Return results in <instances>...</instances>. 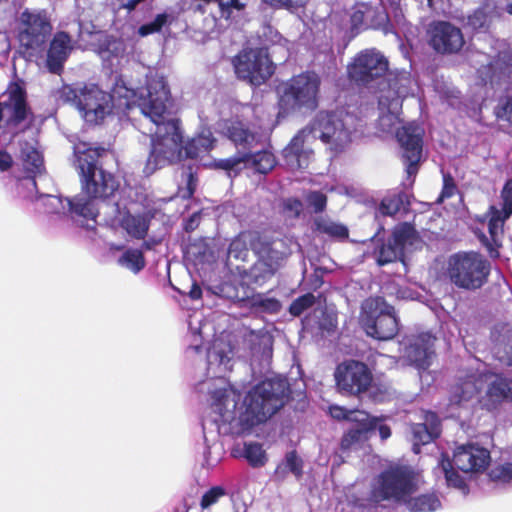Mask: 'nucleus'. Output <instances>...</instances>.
<instances>
[{"mask_svg":"<svg viewBox=\"0 0 512 512\" xmlns=\"http://www.w3.org/2000/svg\"><path fill=\"white\" fill-rule=\"evenodd\" d=\"M226 338L223 335L217 337L207 350V371L213 378L208 383L210 412L202 420L203 457L207 467H213L220 461L222 447L217 444L219 436L241 435L265 422L284 406L290 392L285 378L266 379L246 394L237 409L241 395L224 378L232 369L234 357V350Z\"/></svg>","mask_w":512,"mask_h":512,"instance_id":"obj_1","label":"nucleus"},{"mask_svg":"<svg viewBox=\"0 0 512 512\" xmlns=\"http://www.w3.org/2000/svg\"><path fill=\"white\" fill-rule=\"evenodd\" d=\"M35 138L19 140V159L27 176L17 182V193L23 198L36 201L37 206L48 214H68L74 221L84 225L85 220H95L99 198H106L118 188L112 174L98 167V158L104 148H93L87 143L74 146L75 166L79 171L82 192L65 201L55 195L38 194L35 178L45 171L44 159L38 150Z\"/></svg>","mask_w":512,"mask_h":512,"instance_id":"obj_2","label":"nucleus"},{"mask_svg":"<svg viewBox=\"0 0 512 512\" xmlns=\"http://www.w3.org/2000/svg\"><path fill=\"white\" fill-rule=\"evenodd\" d=\"M139 106L141 132L151 138V151L143 169L146 176L180 160L183 153L193 159L212 149L215 140L209 130H203L183 146L179 121L172 114L171 95L164 77L149 79L147 97L140 98Z\"/></svg>","mask_w":512,"mask_h":512,"instance_id":"obj_3","label":"nucleus"},{"mask_svg":"<svg viewBox=\"0 0 512 512\" xmlns=\"http://www.w3.org/2000/svg\"><path fill=\"white\" fill-rule=\"evenodd\" d=\"M354 111L353 107L348 106L332 112H318L284 148L282 155L286 166L291 170L307 168L313 157L311 144L314 140H320L331 151H342L363 125L362 118L356 116Z\"/></svg>","mask_w":512,"mask_h":512,"instance_id":"obj_4","label":"nucleus"},{"mask_svg":"<svg viewBox=\"0 0 512 512\" xmlns=\"http://www.w3.org/2000/svg\"><path fill=\"white\" fill-rule=\"evenodd\" d=\"M160 77L159 75H151L147 78ZM148 83L145 88L135 90L127 87L123 80L116 82L112 93L102 90L98 85L77 84L64 85L57 92L58 100L65 104L75 107L81 117L88 124H100L108 115L111 114L113 102L118 100L119 106L126 110L138 108L140 110L139 101L141 97H147Z\"/></svg>","mask_w":512,"mask_h":512,"instance_id":"obj_5","label":"nucleus"},{"mask_svg":"<svg viewBox=\"0 0 512 512\" xmlns=\"http://www.w3.org/2000/svg\"><path fill=\"white\" fill-rule=\"evenodd\" d=\"M219 127L239 149L236 156L220 160L217 164L219 168L227 171L229 177L236 176L244 168L266 174L275 167L276 159L272 152L264 149L252 152L260 143L261 137L251 132L245 123L231 119L223 121Z\"/></svg>","mask_w":512,"mask_h":512,"instance_id":"obj_6","label":"nucleus"},{"mask_svg":"<svg viewBox=\"0 0 512 512\" xmlns=\"http://www.w3.org/2000/svg\"><path fill=\"white\" fill-rule=\"evenodd\" d=\"M379 118L378 128L384 133L396 132V138L403 149L408 177L415 176L422 155V137L424 129L416 122H410L397 128L400 123L402 104L398 98L391 99L386 95H378Z\"/></svg>","mask_w":512,"mask_h":512,"instance_id":"obj_7","label":"nucleus"},{"mask_svg":"<svg viewBox=\"0 0 512 512\" xmlns=\"http://www.w3.org/2000/svg\"><path fill=\"white\" fill-rule=\"evenodd\" d=\"M417 487L416 475L410 467H390L377 477L371 491L369 505L375 509V512H390L381 502L404 504Z\"/></svg>","mask_w":512,"mask_h":512,"instance_id":"obj_8","label":"nucleus"},{"mask_svg":"<svg viewBox=\"0 0 512 512\" xmlns=\"http://www.w3.org/2000/svg\"><path fill=\"white\" fill-rule=\"evenodd\" d=\"M360 322L366 334L377 340H390L399 331L395 309L382 297H371L363 302Z\"/></svg>","mask_w":512,"mask_h":512,"instance_id":"obj_9","label":"nucleus"},{"mask_svg":"<svg viewBox=\"0 0 512 512\" xmlns=\"http://www.w3.org/2000/svg\"><path fill=\"white\" fill-rule=\"evenodd\" d=\"M489 272L488 261L476 252H459L448 261L449 278L459 288L475 290L482 287Z\"/></svg>","mask_w":512,"mask_h":512,"instance_id":"obj_10","label":"nucleus"},{"mask_svg":"<svg viewBox=\"0 0 512 512\" xmlns=\"http://www.w3.org/2000/svg\"><path fill=\"white\" fill-rule=\"evenodd\" d=\"M321 79L315 72H304L292 77L283 87L279 106L284 112L302 108L314 110L318 105Z\"/></svg>","mask_w":512,"mask_h":512,"instance_id":"obj_11","label":"nucleus"},{"mask_svg":"<svg viewBox=\"0 0 512 512\" xmlns=\"http://www.w3.org/2000/svg\"><path fill=\"white\" fill-rule=\"evenodd\" d=\"M388 70L387 58L374 48L358 53L347 67L349 78L373 93L379 92Z\"/></svg>","mask_w":512,"mask_h":512,"instance_id":"obj_12","label":"nucleus"},{"mask_svg":"<svg viewBox=\"0 0 512 512\" xmlns=\"http://www.w3.org/2000/svg\"><path fill=\"white\" fill-rule=\"evenodd\" d=\"M253 249L259 261L250 269L248 282L261 286L281 267L289 251L284 240L265 237H260L253 244Z\"/></svg>","mask_w":512,"mask_h":512,"instance_id":"obj_13","label":"nucleus"},{"mask_svg":"<svg viewBox=\"0 0 512 512\" xmlns=\"http://www.w3.org/2000/svg\"><path fill=\"white\" fill-rule=\"evenodd\" d=\"M501 207L491 205L487 212L489 217L488 232L489 237L485 234L479 235V240L487 248L491 257L499 255L498 248L501 246L504 223L512 215V179L505 182L501 194Z\"/></svg>","mask_w":512,"mask_h":512,"instance_id":"obj_14","label":"nucleus"},{"mask_svg":"<svg viewBox=\"0 0 512 512\" xmlns=\"http://www.w3.org/2000/svg\"><path fill=\"white\" fill-rule=\"evenodd\" d=\"M52 26L42 11L25 9L19 16V42L33 55L42 51Z\"/></svg>","mask_w":512,"mask_h":512,"instance_id":"obj_15","label":"nucleus"},{"mask_svg":"<svg viewBox=\"0 0 512 512\" xmlns=\"http://www.w3.org/2000/svg\"><path fill=\"white\" fill-rule=\"evenodd\" d=\"M233 65L237 77L254 86L261 85L274 73L273 63L264 48L241 51L233 60Z\"/></svg>","mask_w":512,"mask_h":512,"instance_id":"obj_16","label":"nucleus"},{"mask_svg":"<svg viewBox=\"0 0 512 512\" xmlns=\"http://www.w3.org/2000/svg\"><path fill=\"white\" fill-rule=\"evenodd\" d=\"M242 350L239 356L250 361L253 373L262 374L269 370L273 354L272 337L265 330L244 329L241 334Z\"/></svg>","mask_w":512,"mask_h":512,"instance_id":"obj_17","label":"nucleus"},{"mask_svg":"<svg viewBox=\"0 0 512 512\" xmlns=\"http://www.w3.org/2000/svg\"><path fill=\"white\" fill-rule=\"evenodd\" d=\"M115 192L106 198H99L96 207L97 216L103 212L107 214L112 222H118L127 234L135 239H144L149 225L150 217L146 214L133 215L126 211V207H121L115 200Z\"/></svg>","mask_w":512,"mask_h":512,"instance_id":"obj_18","label":"nucleus"},{"mask_svg":"<svg viewBox=\"0 0 512 512\" xmlns=\"http://www.w3.org/2000/svg\"><path fill=\"white\" fill-rule=\"evenodd\" d=\"M419 242L412 225L402 223L395 227L392 238L377 246L374 256L379 266L402 260L406 251H411Z\"/></svg>","mask_w":512,"mask_h":512,"instance_id":"obj_19","label":"nucleus"},{"mask_svg":"<svg viewBox=\"0 0 512 512\" xmlns=\"http://www.w3.org/2000/svg\"><path fill=\"white\" fill-rule=\"evenodd\" d=\"M335 380L341 393L357 395L368 389L372 376L364 363L350 360L337 366Z\"/></svg>","mask_w":512,"mask_h":512,"instance_id":"obj_20","label":"nucleus"},{"mask_svg":"<svg viewBox=\"0 0 512 512\" xmlns=\"http://www.w3.org/2000/svg\"><path fill=\"white\" fill-rule=\"evenodd\" d=\"M435 338L430 333L405 337L399 343L401 357L417 369H427L434 355Z\"/></svg>","mask_w":512,"mask_h":512,"instance_id":"obj_21","label":"nucleus"},{"mask_svg":"<svg viewBox=\"0 0 512 512\" xmlns=\"http://www.w3.org/2000/svg\"><path fill=\"white\" fill-rule=\"evenodd\" d=\"M428 34L430 46L441 54L458 53L465 43L461 29L446 21L431 23Z\"/></svg>","mask_w":512,"mask_h":512,"instance_id":"obj_22","label":"nucleus"},{"mask_svg":"<svg viewBox=\"0 0 512 512\" xmlns=\"http://www.w3.org/2000/svg\"><path fill=\"white\" fill-rule=\"evenodd\" d=\"M471 61L478 65L476 70L484 83L512 75V50L510 49L500 51L496 58L478 52L472 56Z\"/></svg>","mask_w":512,"mask_h":512,"instance_id":"obj_23","label":"nucleus"},{"mask_svg":"<svg viewBox=\"0 0 512 512\" xmlns=\"http://www.w3.org/2000/svg\"><path fill=\"white\" fill-rule=\"evenodd\" d=\"M4 97L5 99L0 102V123L8 126L18 125L28 113L26 92L21 85L12 83Z\"/></svg>","mask_w":512,"mask_h":512,"instance_id":"obj_24","label":"nucleus"},{"mask_svg":"<svg viewBox=\"0 0 512 512\" xmlns=\"http://www.w3.org/2000/svg\"><path fill=\"white\" fill-rule=\"evenodd\" d=\"M418 89L417 82L408 71L388 70L378 94L389 96L391 99L398 98L402 104L404 98L414 96Z\"/></svg>","mask_w":512,"mask_h":512,"instance_id":"obj_25","label":"nucleus"},{"mask_svg":"<svg viewBox=\"0 0 512 512\" xmlns=\"http://www.w3.org/2000/svg\"><path fill=\"white\" fill-rule=\"evenodd\" d=\"M490 460V452L474 443L457 447L453 456V464L466 473L483 471Z\"/></svg>","mask_w":512,"mask_h":512,"instance_id":"obj_26","label":"nucleus"},{"mask_svg":"<svg viewBox=\"0 0 512 512\" xmlns=\"http://www.w3.org/2000/svg\"><path fill=\"white\" fill-rule=\"evenodd\" d=\"M481 377L485 378V382H489L483 400L486 409L493 410L505 401H512V379L487 373L481 374Z\"/></svg>","mask_w":512,"mask_h":512,"instance_id":"obj_27","label":"nucleus"},{"mask_svg":"<svg viewBox=\"0 0 512 512\" xmlns=\"http://www.w3.org/2000/svg\"><path fill=\"white\" fill-rule=\"evenodd\" d=\"M424 422L411 426L413 452L420 453V446L433 441L440 434V421L434 412H424Z\"/></svg>","mask_w":512,"mask_h":512,"instance_id":"obj_28","label":"nucleus"},{"mask_svg":"<svg viewBox=\"0 0 512 512\" xmlns=\"http://www.w3.org/2000/svg\"><path fill=\"white\" fill-rule=\"evenodd\" d=\"M72 50L71 38L66 32L54 35L47 54V66L50 72L59 73Z\"/></svg>","mask_w":512,"mask_h":512,"instance_id":"obj_29","label":"nucleus"},{"mask_svg":"<svg viewBox=\"0 0 512 512\" xmlns=\"http://www.w3.org/2000/svg\"><path fill=\"white\" fill-rule=\"evenodd\" d=\"M134 47V40L122 32L121 36L107 35L99 44V55L105 61L113 64L114 60L123 58L129 49Z\"/></svg>","mask_w":512,"mask_h":512,"instance_id":"obj_30","label":"nucleus"},{"mask_svg":"<svg viewBox=\"0 0 512 512\" xmlns=\"http://www.w3.org/2000/svg\"><path fill=\"white\" fill-rule=\"evenodd\" d=\"M403 505L409 512H436L442 507L441 500L435 492L410 496Z\"/></svg>","mask_w":512,"mask_h":512,"instance_id":"obj_31","label":"nucleus"},{"mask_svg":"<svg viewBox=\"0 0 512 512\" xmlns=\"http://www.w3.org/2000/svg\"><path fill=\"white\" fill-rule=\"evenodd\" d=\"M498 15L497 7L493 1H486L467 18V25L474 30L489 27L492 20Z\"/></svg>","mask_w":512,"mask_h":512,"instance_id":"obj_32","label":"nucleus"},{"mask_svg":"<svg viewBox=\"0 0 512 512\" xmlns=\"http://www.w3.org/2000/svg\"><path fill=\"white\" fill-rule=\"evenodd\" d=\"M303 463L295 451H290L285 455L284 460L279 463L274 472V479L282 482L286 479L288 473H292L297 479L302 476Z\"/></svg>","mask_w":512,"mask_h":512,"instance_id":"obj_33","label":"nucleus"},{"mask_svg":"<svg viewBox=\"0 0 512 512\" xmlns=\"http://www.w3.org/2000/svg\"><path fill=\"white\" fill-rule=\"evenodd\" d=\"M199 2L193 6L195 11L205 13L204 5L215 3L218 6L220 17L226 20L233 16L234 12H239L244 9L245 5L239 0H195Z\"/></svg>","mask_w":512,"mask_h":512,"instance_id":"obj_34","label":"nucleus"},{"mask_svg":"<svg viewBox=\"0 0 512 512\" xmlns=\"http://www.w3.org/2000/svg\"><path fill=\"white\" fill-rule=\"evenodd\" d=\"M435 473L442 474L446 480V483L449 487H454L458 490H460L463 494L468 493V488L465 483V480L462 476L458 474L455 470L452 468L451 461L447 459H442L437 467L435 468Z\"/></svg>","mask_w":512,"mask_h":512,"instance_id":"obj_35","label":"nucleus"},{"mask_svg":"<svg viewBox=\"0 0 512 512\" xmlns=\"http://www.w3.org/2000/svg\"><path fill=\"white\" fill-rule=\"evenodd\" d=\"M315 229L332 238L344 240L348 237V228L330 218L319 216L314 220Z\"/></svg>","mask_w":512,"mask_h":512,"instance_id":"obj_36","label":"nucleus"},{"mask_svg":"<svg viewBox=\"0 0 512 512\" xmlns=\"http://www.w3.org/2000/svg\"><path fill=\"white\" fill-rule=\"evenodd\" d=\"M482 382L475 375H469L454 391L451 401L455 404L470 400L481 389Z\"/></svg>","mask_w":512,"mask_h":512,"instance_id":"obj_37","label":"nucleus"},{"mask_svg":"<svg viewBox=\"0 0 512 512\" xmlns=\"http://www.w3.org/2000/svg\"><path fill=\"white\" fill-rule=\"evenodd\" d=\"M215 294L235 302H242L251 297L252 292L243 285L237 286L231 282H224L216 287Z\"/></svg>","mask_w":512,"mask_h":512,"instance_id":"obj_38","label":"nucleus"},{"mask_svg":"<svg viewBox=\"0 0 512 512\" xmlns=\"http://www.w3.org/2000/svg\"><path fill=\"white\" fill-rule=\"evenodd\" d=\"M120 266L130 270L134 274L139 273L145 267V258L143 252L139 249L129 248L119 257Z\"/></svg>","mask_w":512,"mask_h":512,"instance_id":"obj_39","label":"nucleus"},{"mask_svg":"<svg viewBox=\"0 0 512 512\" xmlns=\"http://www.w3.org/2000/svg\"><path fill=\"white\" fill-rule=\"evenodd\" d=\"M242 456L247 460L250 466L254 468L262 467L267 462L266 453L260 443L245 442Z\"/></svg>","mask_w":512,"mask_h":512,"instance_id":"obj_40","label":"nucleus"},{"mask_svg":"<svg viewBox=\"0 0 512 512\" xmlns=\"http://www.w3.org/2000/svg\"><path fill=\"white\" fill-rule=\"evenodd\" d=\"M329 413L332 418L337 420H349L351 422H363L368 420V413L365 411L358 409L348 410L338 405H331L329 407Z\"/></svg>","mask_w":512,"mask_h":512,"instance_id":"obj_41","label":"nucleus"},{"mask_svg":"<svg viewBox=\"0 0 512 512\" xmlns=\"http://www.w3.org/2000/svg\"><path fill=\"white\" fill-rule=\"evenodd\" d=\"M356 423H357V427L349 429L347 434H353L352 435L353 442L357 446H360L362 443H364L368 439V433L371 430L376 429L377 419L371 418L368 415V420L363 421V422H356Z\"/></svg>","mask_w":512,"mask_h":512,"instance_id":"obj_42","label":"nucleus"},{"mask_svg":"<svg viewBox=\"0 0 512 512\" xmlns=\"http://www.w3.org/2000/svg\"><path fill=\"white\" fill-rule=\"evenodd\" d=\"M372 12V6L368 3H358L354 6L353 12L351 14V26L352 30L368 29L367 19L365 18L367 13Z\"/></svg>","mask_w":512,"mask_h":512,"instance_id":"obj_43","label":"nucleus"},{"mask_svg":"<svg viewBox=\"0 0 512 512\" xmlns=\"http://www.w3.org/2000/svg\"><path fill=\"white\" fill-rule=\"evenodd\" d=\"M249 255V249L246 241L241 237L233 239L227 252L228 265L232 264V259L246 261Z\"/></svg>","mask_w":512,"mask_h":512,"instance_id":"obj_44","label":"nucleus"},{"mask_svg":"<svg viewBox=\"0 0 512 512\" xmlns=\"http://www.w3.org/2000/svg\"><path fill=\"white\" fill-rule=\"evenodd\" d=\"M365 18L367 19V25L369 28L386 31L389 19L384 4L381 5V7L372 6V12L367 13Z\"/></svg>","mask_w":512,"mask_h":512,"instance_id":"obj_45","label":"nucleus"},{"mask_svg":"<svg viewBox=\"0 0 512 512\" xmlns=\"http://www.w3.org/2000/svg\"><path fill=\"white\" fill-rule=\"evenodd\" d=\"M252 306L268 314H277L281 310V303L274 297L257 295L252 297Z\"/></svg>","mask_w":512,"mask_h":512,"instance_id":"obj_46","label":"nucleus"},{"mask_svg":"<svg viewBox=\"0 0 512 512\" xmlns=\"http://www.w3.org/2000/svg\"><path fill=\"white\" fill-rule=\"evenodd\" d=\"M189 330L195 337L194 342H197L196 337L198 336L200 340H203L205 338L206 332L205 330L207 327H209V324L206 322H203L201 318L198 316H190L189 322H188ZM191 349L195 350L196 352L199 351L200 345L197 343H194L190 346Z\"/></svg>","mask_w":512,"mask_h":512,"instance_id":"obj_47","label":"nucleus"},{"mask_svg":"<svg viewBox=\"0 0 512 512\" xmlns=\"http://www.w3.org/2000/svg\"><path fill=\"white\" fill-rule=\"evenodd\" d=\"M315 303V296L311 293H307L305 295H302L295 299L290 307L289 312L291 315L298 317L300 316L305 310L313 306Z\"/></svg>","mask_w":512,"mask_h":512,"instance_id":"obj_48","label":"nucleus"},{"mask_svg":"<svg viewBox=\"0 0 512 512\" xmlns=\"http://www.w3.org/2000/svg\"><path fill=\"white\" fill-rule=\"evenodd\" d=\"M402 203L403 201L400 196L384 197L380 203L379 211L383 215L394 216L400 211Z\"/></svg>","mask_w":512,"mask_h":512,"instance_id":"obj_49","label":"nucleus"},{"mask_svg":"<svg viewBox=\"0 0 512 512\" xmlns=\"http://www.w3.org/2000/svg\"><path fill=\"white\" fill-rule=\"evenodd\" d=\"M167 18L168 16L165 13L158 14L153 21L141 25L138 29V34L142 37H145L150 34L159 32L166 24Z\"/></svg>","mask_w":512,"mask_h":512,"instance_id":"obj_50","label":"nucleus"},{"mask_svg":"<svg viewBox=\"0 0 512 512\" xmlns=\"http://www.w3.org/2000/svg\"><path fill=\"white\" fill-rule=\"evenodd\" d=\"M306 202L315 213H320L326 208L327 197L320 191H310L306 195Z\"/></svg>","mask_w":512,"mask_h":512,"instance_id":"obj_51","label":"nucleus"},{"mask_svg":"<svg viewBox=\"0 0 512 512\" xmlns=\"http://www.w3.org/2000/svg\"><path fill=\"white\" fill-rule=\"evenodd\" d=\"M489 475L493 481L512 482V463H505L492 469Z\"/></svg>","mask_w":512,"mask_h":512,"instance_id":"obj_52","label":"nucleus"},{"mask_svg":"<svg viewBox=\"0 0 512 512\" xmlns=\"http://www.w3.org/2000/svg\"><path fill=\"white\" fill-rule=\"evenodd\" d=\"M225 495V491L220 486L212 487L208 490L201 499V507L203 509L209 508L213 504L217 503L221 497Z\"/></svg>","mask_w":512,"mask_h":512,"instance_id":"obj_53","label":"nucleus"},{"mask_svg":"<svg viewBox=\"0 0 512 512\" xmlns=\"http://www.w3.org/2000/svg\"><path fill=\"white\" fill-rule=\"evenodd\" d=\"M303 211V203L296 198H287L283 201V213L290 218L298 217Z\"/></svg>","mask_w":512,"mask_h":512,"instance_id":"obj_54","label":"nucleus"},{"mask_svg":"<svg viewBox=\"0 0 512 512\" xmlns=\"http://www.w3.org/2000/svg\"><path fill=\"white\" fill-rule=\"evenodd\" d=\"M262 2L274 9H286L290 11L303 6L302 0H262Z\"/></svg>","mask_w":512,"mask_h":512,"instance_id":"obj_55","label":"nucleus"},{"mask_svg":"<svg viewBox=\"0 0 512 512\" xmlns=\"http://www.w3.org/2000/svg\"><path fill=\"white\" fill-rule=\"evenodd\" d=\"M497 116L512 123V96L500 104L497 110Z\"/></svg>","mask_w":512,"mask_h":512,"instance_id":"obj_56","label":"nucleus"},{"mask_svg":"<svg viewBox=\"0 0 512 512\" xmlns=\"http://www.w3.org/2000/svg\"><path fill=\"white\" fill-rule=\"evenodd\" d=\"M428 7L436 14H446L450 9V0H427Z\"/></svg>","mask_w":512,"mask_h":512,"instance_id":"obj_57","label":"nucleus"},{"mask_svg":"<svg viewBox=\"0 0 512 512\" xmlns=\"http://www.w3.org/2000/svg\"><path fill=\"white\" fill-rule=\"evenodd\" d=\"M187 185L185 189H180L179 194L182 198H189L193 195V192L195 190V180L194 176L191 172L187 173Z\"/></svg>","mask_w":512,"mask_h":512,"instance_id":"obj_58","label":"nucleus"},{"mask_svg":"<svg viewBox=\"0 0 512 512\" xmlns=\"http://www.w3.org/2000/svg\"><path fill=\"white\" fill-rule=\"evenodd\" d=\"M13 160L9 153L0 151V171H6L12 166Z\"/></svg>","mask_w":512,"mask_h":512,"instance_id":"obj_59","label":"nucleus"},{"mask_svg":"<svg viewBox=\"0 0 512 512\" xmlns=\"http://www.w3.org/2000/svg\"><path fill=\"white\" fill-rule=\"evenodd\" d=\"M262 35L267 38V40L271 42H277L280 38L278 32L273 29L270 25L263 26Z\"/></svg>","mask_w":512,"mask_h":512,"instance_id":"obj_60","label":"nucleus"},{"mask_svg":"<svg viewBox=\"0 0 512 512\" xmlns=\"http://www.w3.org/2000/svg\"><path fill=\"white\" fill-rule=\"evenodd\" d=\"M352 435L353 434H345L343 437H342V440H341V450L342 451H347V450H351V449H356L358 446L353 442V439H352Z\"/></svg>","mask_w":512,"mask_h":512,"instance_id":"obj_61","label":"nucleus"},{"mask_svg":"<svg viewBox=\"0 0 512 512\" xmlns=\"http://www.w3.org/2000/svg\"><path fill=\"white\" fill-rule=\"evenodd\" d=\"M456 187L453 183H449L446 179L444 180V187L441 193V199L450 198L454 195Z\"/></svg>","mask_w":512,"mask_h":512,"instance_id":"obj_62","label":"nucleus"},{"mask_svg":"<svg viewBox=\"0 0 512 512\" xmlns=\"http://www.w3.org/2000/svg\"><path fill=\"white\" fill-rule=\"evenodd\" d=\"M199 214L197 213H194L185 223V230L186 231H191V230H194L197 226H198V223H199Z\"/></svg>","mask_w":512,"mask_h":512,"instance_id":"obj_63","label":"nucleus"},{"mask_svg":"<svg viewBox=\"0 0 512 512\" xmlns=\"http://www.w3.org/2000/svg\"><path fill=\"white\" fill-rule=\"evenodd\" d=\"M202 296V290H201V287L194 283L192 286H191V289L189 291V297L193 300H198L200 299Z\"/></svg>","mask_w":512,"mask_h":512,"instance_id":"obj_64","label":"nucleus"}]
</instances>
